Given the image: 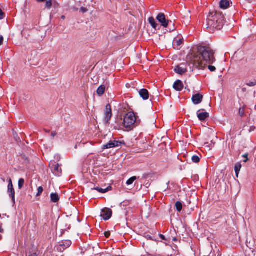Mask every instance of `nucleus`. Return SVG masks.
<instances>
[{
    "mask_svg": "<svg viewBox=\"0 0 256 256\" xmlns=\"http://www.w3.org/2000/svg\"><path fill=\"white\" fill-rule=\"evenodd\" d=\"M244 108H240L239 110V114L240 115L242 116H244Z\"/></svg>",
    "mask_w": 256,
    "mask_h": 256,
    "instance_id": "473e14b6",
    "label": "nucleus"
},
{
    "mask_svg": "<svg viewBox=\"0 0 256 256\" xmlns=\"http://www.w3.org/2000/svg\"><path fill=\"white\" fill-rule=\"evenodd\" d=\"M183 87V84L180 80H176L173 86L174 88L176 91H181L182 90Z\"/></svg>",
    "mask_w": 256,
    "mask_h": 256,
    "instance_id": "f8f14e48",
    "label": "nucleus"
},
{
    "mask_svg": "<svg viewBox=\"0 0 256 256\" xmlns=\"http://www.w3.org/2000/svg\"><path fill=\"white\" fill-rule=\"evenodd\" d=\"M248 153H246L242 156V157L244 158H245L244 160V162H246L248 161Z\"/></svg>",
    "mask_w": 256,
    "mask_h": 256,
    "instance_id": "2f4dec72",
    "label": "nucleus"
},
{
    "mask_svg": "<svg viewBox=\"0 0 256 256\" xmlns=\"http://www.w3.org/2000/svg\"><path fill=\"white\" fill-rule=\"evenodd\" d=\"M160 238L162 240H165V236L162 234H160Z\"/></svg>",
    "mask_w": 256,
    "mask_h": 256,
    "instance_id": "37998d69",
    "label": "nucleus"
},
{
    "mask_svg": "<svg viewBox=\"0 0 256 256\" xmlns=\"http://www.w3.org/2000/svg\"><path fill=\"white\" fill-rule=\"evenodd\" d=\"M112 116V108L110 104H108L106 106L104 110V121L106 124H109L110 120L111 119Z\"/></svg>",
    "mask_w": 256,
    "mask_h": 256,
    "instance_id": "20e7f679",
    "label": "nucleus"
},
{
    "mask_svg": "<svg viewBox=\"0 0 256 256\" xmlns=\"http://www.w3.org/2000/svg\"><path fill=\"white\" fill-rule=\"evenodd\" d=\"M224 16L220 11L210 12L208 16L205 26L210 32L215 30H220L224 26Z\"/></svg>",
    "mask_w": 256,
    "mask_h": 256,
    "instance_id": "f03ea898",
    "label": "nucleus"
},
{
    "mask_svg": "<svg viewBox=\"0 0 256 256\" xmlns=\"http://www.w3.org/2000/svg\"><path fill=\"white\" fill-rule=\"evenodd\" d=\"M44 189L42 186H40L38 188V193L36 194V196H40L42 192Z\"/></svg>",
    "mask_w": 256,
    "mask_h": 256,
    "instance_id": "7c9ffc66",
    "label": "nucleus"
},
{
    "mask_svg": "<svg viewBox=\"0 0 256 256\" xmlns=\"http://www.w3.org/2000/svg\"><path fill=\"white\" fill-rule=\"evenodd\" d=\"M72 244V242L70 240H65L62 241V243L59 245L58 249L60 251H63L66 248H69Z\"/></svg>",
    "mask_w": 256,
    "mask_h": 256,
    "instance_id": "6e6552de",
    "label": "nucleus"
},
{
    "mask_svg": "<svg viewBox=\"0 0 256 256\" xmlns=\"http://www.w3.org/2000/svg\"><path fill=\"white\" fill-rule=\"evenodd\" d=\"M220 8L224 9V0H221L220 2Z\"/></svg>",
    "mask_w": 256,
    "mask_h": 256,
    "instance_id": "72a5a7b5",
    "label": "nucleus"
},
{
    "mask_svg": "<svg viewBox=\"0 0 256 256\" xmlns=\"http://www.w3.org/2000/svg\"><path fill=\"white\" fill-rule=\"evenodd\" d=\"M136 122V118L133 112H129L125 116L124 124L126 128L131 130L133 128Z\"/></svg>",
    "mask_w": 256,
    "mask_h": 256,
    "instance_id": "7ed1b4c3",
    "label": "nucleus"
},
{
    "mask_svg": "<svg viewBox=\"0 0 256 256\" xmlns=\"http://www.w3.org/2000/svg\"><path fill=\"white\" fill-rule=\"evenodd\" d=\"M3 232V230L2 229L0 228V232Z\"/></svg>",
    "mask_w": 256,
    "mask_h": 256,
    "instance_id": "a18cd8bd",
    "label": "nucleus"
},
{
    "mask_svg": "<svg viewBox=\"0 0 256 256\" xmlns=\"http://www.w3.org/2000/svg\"><path fill=\"white\" fill-rule=\"evenodd\" d=\"M184 64H181L179 66H177L174 68V72L180 74H182L186 72V68L184 67Z\"/></svg>",
    "mask_w": 256,
    "mask_h": 256,
    "instance_id": "9d476101",
    "label": "nucleus"
},
{
    "mask_svg": "<svg viewBox=\"0 0 256 256\" xmlns=\"http://www.w3.org/2000/svg\"><path fill=\"white\" fill-rule=\"evenodd\" d=\"M183 42V38L179 39V40H176L174 41V43L173 44V46L174 48L176 50H180V46L182 44Z\"/></svg>",
    "mask_w": 256,
    "mask_h": 256,
    "instance_id": "2eb2a0df",
    "label": "nucleus"
},
{
    "mask_svg": "<svg viewBox=\"0 0 256 256\" xmlns=\"http://www.w3.org/2000/svg\"><path fill=\"white\" fill-rule=\"evenodd\" d=\"M136 179L137 178L136 176H132L127 180L126 184L128 185L132 184Z\"/></svg>",
    "mask_w": 256,
    "mask_h": 256,
    "instance_id": "5701e85b",
    "label": "nucleus"
},
{
    "mask_svg": "<svg viewBox=\"0 0 256 256\" xmlns=\"http://www.w3.org/2000/svg\"><path fill=\"white\" fill-rule=\"evenodd\" d=\"M8 182V192L9 193L10 196L12 199L13 203L15 204V191L13 187V184L11 178H9Z\"/></svg>",
    "mask_w": 256,
    "mask_h": 256,
    "instance_id": "423d86ee",
    "label": "nucleus"
},
{
    "mask_svg": "<svg viewBox=\"0 0 256 256\" xmlns=\"http://www.w3.org/2000/svg\"><path fill=\"white\" fill-rule=\"evenodd\" d=\"M4 13L2 11V10L0 8V20H2L4 18Z\"/></svg>",
    "mask_w": 256,
    "mask_h": 256,
    "instance_id": "e433bc0d",
    "label": "nucleus"
},
{
    "mask_svg": "<svg viewBox=\"0 0 256 256\" xmlns=\"http://www.w3.org/2000/svg\"><path fill=\"white\" fill-rule=\"evenodd\" d=\"M44 131L46 132H50V130H44Z\"/></svg>",
    "mask_w": 256,
    "mask_h": 256,
    "instance_id": "c03bdc74",
    "label": "nucleus"
},
{
    "mask_svg": "<svg viewBox=\"0 0 256 256\" xmlns=\"http://www.w3.org/2000/svg\"><path fill=\"white\" fill-rule=\"evenodd\" d=\"M24 183V180L23 178H20L18 180V188L20 190L22 189V188L23 187Z\"/></svg>",
    "mask_w": 256,
    "mask_h": 256,
    "instance_id": "393cba45",
    "label": "nucleus"
},
{
    "mask_svg": "<svg viewBox=\"0 0 256 256\" xmlns=\"http://www.w3.org/2000/svg\"><path fill=\"white\" fill-rule=\"evenodd\" d=\"M104 234L106 238H108L110 236V232H106Z\"/></svg>",
    "mask_w": 256,
    "mask_h": 256,
    "instance_id": "4c0bfd02",
    "label": "nucleus"
},
{
    "mask_svg": "<svg viewBox=\"0 0 256 256\" xmlns=\"http://www.w3.org/2000/svg\"><path fill=\"white\" fill-rule=\"evenodd\" d=\"M50 200L53 202H57L60 200V197L57 193H52L50 194Z\"/></svg>",
    "mask_w": 256,
    "mask_h": 256,
    "instance_id": "f3484780",
    "label": "nucleus"
},
{
    "mask_svg": "<svg viewBox=\"0 0 256 256\" xmlns=\"http://www.w3.org/2000/svg\"><path fill=\"white\" fill-rule=\"evenodd\" d=\"M112 212L111 209L104 208L102 210L100 216L105 220H109L112 215Z\"/></svg>",
    "mask_w": 256,
    "mask_h": 256,
    "instance_id": "0eeeda50",
    "label": "nucleus"
},
{
    "mask_svg": "<svg viewBox=\"0 0 256 256\" xmlns=\"http://www.w3.org/2000/svg\"><path fill=\"white\" fill-rule=\"evenodd\" d=\"M114 148L112 141H110L109 142L107 143L106 144L102 146V149L104 150L110 148Z\"/></svg>",
    "mask_w": 256,
    "mask_h": 256,
    "instance_id": "412c9836",
    "label": "nucleus"
},
{
    "mask_svg": "<svg viewBox=\"0 0 256 256\" xmlns=\"http://www.w3.org/2000/svg\"><path fill=\"white\" fill-rule=\"evenodd\" d=\"M190 64H193L196 68H203L208 64L215 60L214 51L208 46H199L196 52L192 54Z\"/></svg>",
    "mask_w": 256,
    "mask_h": 256,
    "instance_id": "f257e3e1",
    "label": "nucleus"
},
{
    "mask_svg": "<svg viewBox=\"0 0 256 256\" xmlns=\"http://www.w3.org/2000/svg\"><path fill=\"white\" fill-rule=\"evenodd\" d=\"M56 134L57 133L54 131H53L51 132V136H52V138H54Z\"/></svg>",
    "mask_w": 256,
    "mask_h": 256,
    "instance_id": "58836bf2",
    "label": "nucleus"
},
{
    "mask_svg": "<svg viewBox=\"0 0 256 256\" xmlns=\"http://www.w3.org/2000/svg\"><path fill=\"white\" fill-rule=\"evenodd\" d=\"M254 129H255V127L252 126L250 127V129L248 130L250 132L251 131L254 130Z\"/></svg>",
    "mask_w": 256,
    "mask_h": 256,
    "instance_id": "a19ab883",
    "label": "nucleus"
},
{
    "mask_svg": "<svg viewBox=\"0 0 256 256\" xmlns=\"http://www.w3.org/2000/svg\"><path fill=\"white\" fill-rule=\"evenodd\" d=\"M241 168H242V165L240 163H237L235 165L234 170H235V172H236V177H238V173H239V172Z\"/></svg>",
    "mask_w": 256,
    "mask_h": 256,
    "instance_id": "aec40b11",
    "label": "nucleus"
},
{
    "mask_svg": "<svg viewBox=\"0 0 256 256\" xmlns=\"http://www.w3.org/2000/svg\"><path fill=\"white\" fill-rule=\"evenodd\" d=\"M52 172L57 176H60L62 173V170L58 164H54L51 167Z\"/></svg>",
    "mask_w": 256,
    "mask_h": 256,
    "instance_id": "1a4fd4ad",
    "label": "nucleus"
},
{
    "mask_svg": "<svg viewBox=\"0 0 256 256\" xmlns=\"http://www.w3.org/2000/svg\"><path fill=\"white\" fill-rule=\"evenodd\" d=\"M203 96L202 95L198 94H194L192 97V101L193 103L195 104H200L202 100Z\"/></svg>",
    "mask_w": 256,
    "mask_h": 256,
    "instance_id": "9b49d317",
    "label": "nucleus"
},
{
    "mask_svg": "<svg viewBox=\"0 0 256 256\" xmlns=\"http://www.w3.org/2000/svg\"><path fill=\"white\" fill-rule=\"evenodd\" d=\"M156 19L161 23L162 26L164 28H166L172 22V21L167 20L165 15L162 13H160L156 16Z\"/></svg>",
    "mask_w": 256,
    "mask_h": 256,
    "instance_id": "39448f33",
    "label": "nucleus"
},
{
    "mask_svg": "<svg viewBox=\"0 0 256 256\" xmlns=\"http://www.w3.org/2000/svg\"><path fill=\"white\" fill-rule=\"evenodd\" d=\"M114 147H117L120 146L122 144V142L120 141L114 140L112 141Z\"/></svg>",
    "mask_w": 256,
    "mask_h": 256,
    "instance_id": "c85d7f7f",
    "label": "nucleus"
},
{
    "mask_svg": "<svg viewBox=\"0 0 256 256\" xmlns=\"http://www.w3.org/2000/svg\"><path fill=\"white\" fill-rule=\"evenodd\" d=\"M62 19H64V18H65V16H62Z\"/></svg>",
    "mask_w": 256,
    "mask_h": 256,
    "instance_id": "49530a36",
    "label": "nucleus"
},
{
    "mask_svg": "<svg viewBox=\"0 0 256 256\" xmlns=\"http://www.w3.org/2000/svg\"><path fill=\"white\" fill-rule=\"evenodd\" d=\"M175 206L176 207V210L180 212L182 208V204L181 202H176L175 204Z\"/></svg>",
    "mask_w": 256,
    "mask_h": 256,
    "instance_id": "4be33fe9",
    "label": "nucleus"
},
{
    "mask_svg": "<svg viewBox=\"0 0 256 256\" xmlns=\"http://www.w3.org/2000/svg\"><path fill=\"white\" fill-rule=\"evenodd\" d=\"M140 96L144 100H146L149 98V92L146 89L143 88L140 90Z\"/></svg>",
    "mask_w": 256,
    "mask_h": 256,
    "instance_id": "4468645a",
    "label": "nucleus"
},
{
    "mask_svg": "<svg viewBox=\"0 0 256 256\" xmlns=\"http://www.w3.org/2000/svg\"><path fill=\"white\" fill-rule=\"evenodd\" d=\"M208 68L211 72H214L216 70V68L214 66H209Z\"/></svg>",
    "mask_w": 256,
    "mask_h": 256,
    "instance_id": "c9c22d12",
    "label": "nucleus"
},
{
    "mask_svg": "<svg viewBox=\"0 0 256 256\" xmlns=\"http://www.w3.org/2000/svg\"><path fill=\"white\" fill-rule=\"evenodd\" d=\"M200 110L197 112V115L198 119L200 121H204L209 117V114L206 112H200Z\"/></svg>",
    "mask_w": 256,
    "mask_h": 256,
    "instance_id": "ddd939ff",
    "label": "nucleus"
},
{
    "mask_svg": "<svg viewBox=\"0 0 256 256\" xmlns=\"http://www.w3.org/2000/svg\"><path fill=\"white\" fill-rule=\"evenodd\" d=\"M52 0H46V4H45V6L46 8H50L52 6Z\"/></svg>",
    "mask_w": 256,
    "mask_h": 256,
    "instance_id": "b1692460",
    "label": "nucleus"
},
{
    "mask_svg": "<svg viewBox=\"0 0 256 256\" xmlns=\"http://www.w3.org/2000/svg\"><path fill=\"white\" fill-rule=\"evenodd\" d=\"M230 4H232V3L230 0H225V9L230 7Z\"/></svg>",
    "mask_w": 256,
    "mask_h": 256,
    "instance_id": "cd10ccee",
    "label": "nucleus"
},
{
    "mask_svg": "<svg viewBox=\"0 0 256 256\" xmlns=\"http://www.w3.org/2000/svg\"><path fill=\"white\" fill-rule=\"evenodd\" d=\"M192 160L194 163H198L200 160V158L198 156L194 155L192 156Z\"/></svg>",
    "mask_w": 256,
    "mask_h": 256,
    "instance_id": "a878e982",
    "label": "nucleus"
},
{
    "mask_svg": "<svg viewBox=\"0 0 256 256\" xmlns=\"http://www.w3.org/2000/svg\"><path fill=\"white\" fill-rule=\"evenodd\" d=\"M4 42V38L2 36H0V46L2 45Z\"/></svg>",
    "mask_w": 256,
    "mask_h": 256,
    "instance_id": "ea45409f",
    "label": "nucleus"
},
{
    "mask_svg": "<svg viewBox=\"0 0 256 256\" xmlns=\"http://www.w3.org/2000/svg\"><path fill=\"white\" fill-rule=\"evenodd\" d=\"M80 10V12H82V13H84L88 11V9L84 7H82Z\"/></svg>",
    "mask_w": 256,
    "mask_h": 256,
    "instance_id": "f704fd0d",
    "label": "nucleus"
},
{
    "mask_svg": "<svg viewBox=\"0 0 256 256\" xmlns=\"http://www.w3.org/2000/svg\"><path fill=\"white\" fill-rule=\"evenodd\" d=\"M246 84L249 86H254L256 85V80H254L252 82H248Z\"/></svg>",
    "mask_w": 256,
    "mask_h": 256,
    "instance_id": "c756f323",
    "label": "nucleus"
},
{
    "mask_svg": "<svg viewBox=\"0 0 256 256\" xmlns=\"http://www.w3.org/2000/svg\"><path fill=\"white\" fill-rule=\"evenodd\" d=\"M148 21L150 24H151L152 26L154 29H156L158 26V24L156 23L154 18L153 17H150L148 18Z\"/></svg>",
    "mask_w": 256,
    "mask_h": 256,
    "instance_id": "a211bd4d",
    "label": "nucleus"
},
{
    "mask_svg": "<svg viewBox=\"0 0 256 256\" xmlns=\"http://www.w3.org/2000/svg\"><path fill=\"white\" fill-rule=\"evenodd\" d=\"M27 256H38L36 250L34 249H32L28 252Z\"/></svg>",
    "mask_w": 256,
    "mask_h": 256,
    "instance_id": "bb28decb",
    "label": "nucleus"
},
{
    "mask_svg": "<svg viewBox=\"0 0 256 256\" xmlns=\"http://www.w3.org/2000/svg\"><path fill=\"white\" fill-rule=\"evenodd\" d=\"M36 0L40 2H45L46 1V0Z\"/></svg>",
    "mask_w": 256,
    "mask_h": 256,
    "instance_id": "79ce46f5",
    "label": "nucleus"
},
{
    "mask_svg": "<svg viewBox=\"0 0 256 256\" xmlns=\"http://www.w3.org/2000/svg\"><path fill=\"white\" fill-rule=\"evenodd\" d=\"M105 90V86L104 85H101L96 90V93L98 96H100L103 95V94L104 93Z\"/></svg>",
    "mask_w": 256,
    "mask_h": 256,
    "instance_id": "dca6fc26",
    "label": "nucleus"
},
{
    "mask_svg": "<svg viewBox=\"0 0 256 256\" xmlns=\"http://www.w3.org/2000/svg\"><path fill=\"white\" fill-rule=\"evenodd\" d=\"M175 30V28H173L172 29H170V30Z\"/></svg>",
    "mask_w": 256,
    "mask_h": 256,
    "instance_id": "de8ad7c7",
    "label": "nucleus"
},
{
    "mask_svg": "<svg viewBox=\"0 0 256 256\" xmlns=\"http://www.w3.org/2000/svg\"><path fill=\"white\" fill-rule=\"evenodd\" d=\"M111 188H112L110 186H109L108 187L106 188H105V189H103L102 188H99L98 187H96V188H94V190H95L101 193H105V192H108L109 190L111 189Z\"/></svg>",
    "mask_w": 256,
    "mask_h": 256,
    "instance_id": "6ab92c4d",
    "label": "nucleus"
}]
</instances>
